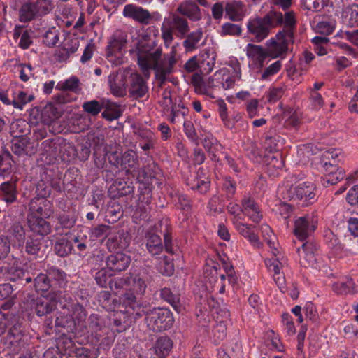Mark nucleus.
<instances>
[{
    "mask_svg": "<svg viewBox=\"0 0 358 358\" xmlns=\"http://www.w3.org/2000/svg\"><path fill=\"white\" fill-rule=\"evenodd\" d=\"M17 68L20 69V78L22 81L27 82L30 77L33 76L31 65L20 64L18 65Z\"/></svg>",
    "mask_w": 358,
    "mask_h": 358,
    "instance_id": "58",
    "label": "nucleus"
},
{
    "mask_svg": "<svg viewBox=\"0 0 358 358\" xmlns=\"http://www.w3.org/2000/svg\"><path fill=\"white\" fill-rule=\"evenodd\" d=\"M13 99L11 101V105L14 108L22 110L24 105L32 100V97H27V95L23 91H19L17 93L13 94Z\"/></svg>",
    "mask_w": 358,
    "mask_h": 358,
    "instance_id": "46",
    "label": "nucleus"
},
{
    "mask_svg": "<svg viewBox=\"0 0 358 358\" xmlns=\"http://www.w3.org/2000/svg\"><path fill=\"white\" fill-rule=\"evenodd\" d=\"M248 217H250V219L256 224L259 223L263 217L258 205L250 199H248Z\"/></svg>",
    "mask_w": 358,
    "mask_h": 358,
    "instance_id": "41",
    "label": "nucleus"
},
{
    "mask_svg": "<svg viewBox=\"0 0 358 358\" xmlns=\"http://www.w3.org/2000/svg\"><path fill=\"white\" fill-rule=\"evenodd\" d=\"M34 287L38 292H45L49 290L51 287V282L46 274L40 273L34 280Z\"/></svg>",
    "mask_w": 358,
    "mask_h": 358,
    "instance_id": "44",
    "label": "nucleus"
},
{
    "mask_svg": "<svg viewBox=\"0 0 358 358\" xmlns=\"http://www.w3.org/2000/svg\"><path fill=\"white\" fill-rule=\"evenodd\" d=\"M110 234V227L106 224L94 227L91 231V236L95 238H105Z\"/></svg>",
    "mask_w": 358,
    "mask_h": 358,
    "instance_id": "51",
    "label": "nucleus"
},
{
    "mask_svg": "<svg viewBox=\"0 0 358 358\" xmlns=\"http://www.w3.org/2000/svg\"><path fill=\"white\" fill-rule=\"evenodd\" d=\"M128 278H117L109 282V285L113 291H119L124 287H128Z\"/></svg>",
    "mask_w": 358,
    "mask_h": 358,
    "instance_id": "55",
    "label": "nucleus"
},
{
    "mask_svg": "<svg viewBox=\"0 0 358 358\" xmlns=\"http://www.w3.org/2000/svg\"><path fill=\"white\" fill-rule=\"evenodd\" d=\"M130 262V256L122 252L112 254L108 256L106 259L107 268L114 272L125 271L129 266Z\"/></svg>",
    "mask_w": 358,
    "mask_h": 358,
    "instance_id": "11",
    "label": "nucleus"
},
{
    "mask_svg": "<svg viewBox=\"0 0 358 358\" xmlns=\"http://www.w3.org/2000/svg\"><path fill=\"white\" fill-rule=\"evenodd\" d=\"M147 327L154 331H162L170 329L174 322L171 313L159 308H149L145 311Z\"/></svg>",
    "mask_w": 358,
    "mask_h": 358,
    "instance_id": "3",
    "label": "nucleus"
},
{
    "mask_svg": "<svg viewBox=\"0 0 358 358\" xmlns=\"http://www.w3.org/2000/svg\"><path fill=\"white\" fill-rule=\"evenodd\" d=\"M148 92V87L142 76L136 73H131L129 76V95L138 99L143 98Z\"/></svg>",
    "mask_w": 358,
    "mask_h": 358,
    "instance_id": "10",
    "label": "nucleus"
},
{
    "mask_svg": "<svg viewBox=\"0 0 358 358\" xmlns=\"http://www.w3.org/2000/svg\"><path fill=\"white\" fill-rule=\"evenodd\" d=\"M40 16L46 15L50 11V1L28 0Z\"/></svg>",
    "mask_w": 358,
    "mask_h": 358,
    "instance_id": "48",
    "label": "nucleus"
},
{
    "mask_svg": "<svg viewBox=\"0 0 358 358\" xmlns=\"http://www.w3.org/2000/svg\"><path fill=\"white\" fill-rule=\"evenodd\" d=\"M110 275L106 268H101L95 274L96 283L102 287H106Z\"/></svg>",
    "mask_w": 358,
    "mask_h": 358,
    "instance_id": "56",
    "label": "nucleus"
},
{
    "mask_svg": "<svg viewBox=\"0 0 358 358\" xmlns=\"http://www.w3.org/2000/svg\"><path fill=\"white\" fill-rule=\"evenodd\" d=\"M123 303L127 308V312L129 314H136L141 316V306L136 302V298L133 293H127L124 295Z\"/></svg>",
    "mask_w": 358,
    "mask_h": 358,
    "instance_id": "35",
    "label": "nucleus"
},
{
    "mask_svg": "<svg viewBox=\"0 0 358 358\" xmlns=\"http://www.w3.org/2000/svg\"><path fill=\"white\" fill-rule=\"evenodd\" d=\"M130 243V237L124 232H118L113 236L108 238L107 246L109 250L125 249Z\"/></svg>",
    "mask_w": 358,
    "mask_h": 358,
    "instance_id": "22",
    "label": "nucleus"
},
{
    "mask_svg": "<svg viewBox=\"0 0 358 358\" xmlns=\"http://www.w3.org/2000/svg\"><path fill=\"white\" fill-rule=\"evenodd\" d=\"M222 31L224 34L239 36L241 34V29L237 24L226 23L222 26Z\"/></svg>",
    "mask_w": 358,
    "mask_h": 358,
    "instance_id": "62",
    "label": "nucleus"
},
{
    "mask_svg": "<svg viewBox=\"0 0 358 358\" xmlns=\"http://www.w3.org/2000/svg\"><path fill=\"white\" fill-rule=\"evenodd\" d=\"M334 292L338 294H347L355 293V283L352 279L348 278L345 282H338L332 285Z\"/></svg>",
    "mask_w": 358,
    "mask_h": 358,
    "instance_id": "37",
    "label": "nucleus"
},
{
    "mask_svg": "<svg viewBox=\"0 0 358 358\" xmlns=\"http://www.w3.org/2000/svg\"><path fill=\"white\" fill-rule=\"evenodd\" d=\"M120 166L127 171L136 169L138 166L137 154L132 150L125 151L121 157Z\"/></svg>",
    "mask_w": 358,
    "mask_h": 358,
    "instance_id": "26",
    "label": "nucleus"
},
{
    "mask_svg": "<svg viewBox=\"0 0 358 358\" xmlns=\"http://www.w3.org/2000/svg\"><path fill=\"white\" fill-rule=\"evenodd\" d=\"M6 272L8 273L6 278L10 281H15L17 279L21 278L24 275V273L22 269H17L13 267H11L9 269H7L6 268H0V275Z\"/></svg>",
    "mask_w": 358,
    "mask_h": 358,
    "instance_id": "53",
    "label": "nucleus"
},
{
    "mask_svg": "<svg viewBox=\"0 0 358 358\" xmlns=\"http://www.w3.org/2000/svg\"><path fill=\"white\" fill-rule=\"evenodd\" d=\"M317 225V221L313 215L300 217L294 222V235L303 241L316 229Z\"/></svg>",
    "mask_w": 358,
    "mask_h": 358,
    "instance_id": "6",
    "label": "nucleus"
},
{
    "mask_svg": "<svg viewBox=\"0 0 358 358\" xmlns=\"http://www.w3.org/2000/svg\"><path fill=\"white\" fill-rule=\"evenodd\" d=\"M79 79L72 76L63 82H59L56 85V89L61 91L77 92L79 88Z\"/></svg>",
    "mask_w": 358,
    "mask_h": 358,
    "instance_id": "43",
    "label": "nucleus"
},
{
    "mask_svg": "<svg viewBox=\"0 0 358 358\" xmlns=\"http://www.w3.org/2000/svg\"><path fill=\"white\" fill-rule=\"evenodd\" d=\"M130 71L120 70L116 73H110L108 76V84L111 93L117 97L124 96L127 92V78L130 76Z\"/></svg>",
    "mask_w": 358,
    "mask_h": 358,
    "instance_id": "8",
    "label": "nucleus"
},
{
    "mask_svg": "<svg viewBox=\"0 0 358 358\" xmlns=\"http://www.w3.org/2000/svg\"><path fill=\"white\" fill-rule=\"evenodd\" d=\"M282 23V13L271 10L263 18L250 22L248 24V31L254 36L255 41L259 42L268 35L271 29Z\"/></svg>",
    "mask_w": 358,
    "mask_h": 358,
    "instance_id": "2",
    "label": "nucleus"
},
{
    "mask_svg": "<svg viewBox=\"0 0 358 358\" xmlns=\"http://www.w3.org/2000/svg\"><path fill=\"white\" fill-rule=\"evenodd\" d=\"M1 196L8 203H13L17 199L16 186L13 182H6L0 186Z\"/></svg>",
    "mask_w": 358,
    "mask_h": 358,
    "instance_id": "29",
    "label": "nucleus"
},
{
    "mask_svg": "<svg viewBox=\"0 0 358 358\" xmlns=\"http://www.w3.org/2000/svg\"><path fill=\"white\" fill-rule=\"evenodd\" d=\"M248 57L254 59L259 66H262L265 58L266 57V51L262 46L248 44Z\"/></svg>",
    "mask_w": 358,
    "mask_h": 358,
    "instance_id": "34",
    "label": "nucleus"
},
{
    "mask_svg": "<svg viewBox=\"0 0 358 358\" xmlns=\"http://www.w3.org/2000/svg\"><path fill=\"white\" fill-rule=\"evenodd\" d=\"M73 245L65 238H59L55 245V251L60 257H66L71 252Z\"/></svg>",
    "mask_w": 358,
    "mask_h": 358,
    "instance_id": "38",
    "label": "nucleus"
},
{
    "mask_svg": "<svg viewBox=\"0 0 358 358\" xmlns=\"http://www.w3.org/2000/svg\"><path fill=\"white\" fill-rule=\"evenodd\" d=\"M127 35L121 30L114 32L108 41L106 50L108 60L115 65H120L124 62L123 48L126 46Z\"/></svg>",
    "mask_w": 358,
    "mask_h": 358,
    "instance_id": "5",
    "label": "nucleus"
},
{
    "mask_svg": "<svg viewBox=\"0 0 358 358\" xmlns=\"http://www.w3.org/2000/svg\"><path fill=\"white\" fill-rule=\"evenodd\" d=\"M215 343H220L227 336V325L224 321L218 322L213 329Z\"/></svg>",
    "mask_w": 358,
    "mask_h": 358,
    "instance_id": "50",
    "label": "nucleus"
},
{
    "mask_svg": "<svg viewBox=\"0 0 358 358\" xmlns=\"http://www.w3.org/2000/svg\"><path fill=\"white\" fill-rule=\"evenodd\" d=\"M203 38V31L201 29L192 31L187 35L182 42L185 52H192L199 47V42Z\"/></svg>",
    "mask_w": 358,
    "mask_h": 358,
    "instance_id": "23",
    "label": "nucleus"
},
{
    "mask_svg": "<svg viewBox=\"0 0 358 358\" xmlns=\"http://www.w3.org/2000/svg\"><path fill=\"white\" fill-rule=\"evenodd\" d=\"M28 223L31 230L40 236H46L51 231L50 224L42 217L29 216Z\"/></svg>",
    "mask_w": 358,
    "mask_h": 358,
    "instance_id": "19",
    "label": "nucleus"
},
{
    "mask_svg": "<svg viewBox=\"0 0 358 358\" xmlns=\"http://www.w3.org/2000/svg\"><path fill=\"white\" fill-rule=\"evenodd\" d=\"M216 72L214 73V75L209 78L208 80L204 81L201 85L198 84L195 78L192 80V83L196 85L197 90H199V92L201 94H203L208 96H209L211 99H215V91L219 90L221 89V84L220 82H218L216 79Z\"/></svg>",
    "mask_w": 358,
    "mask_h": 358,
    "instance_id": "17",
    "label": "nucleus"
},
{
    "mask_svg": "<svg viewBox=\"0 0 358 358\" xmlns=\"http://www.w3.org/2000/svg\"><path fill=\"white\" fill-rule=\"evenodd\" d=\"M315 245L310 241L303 243L301 248L297 249L298 254L300 257V263L304 267L312 266L315 261Z\"/></svg>",
    "mask_w": 358,
    "mask_h": 358,
    "instance_id": "14",
    "label": "nucleus"
},
{
    "mask_svg": "<svg viewBox=\"0 0 358 358\" xmlns=\"http://www.w3.org/2000/svg\"><path fill=\"white\" fill-rule=\"evenodd\" d=\"M346 199L351 205L358 203V186H354L349 190Z\"/></svg>",
    "mask_w": 358,
    "mask_h": 358,
    "instance_id": "64",
    "label": "nucleus"
},
{
    "mask_svg": "<svg viewBox=\"0 0 358 358\" xmlns=\"http://www.w3.org/2000/svg\"><path fill=\"white\" fill-rule=\"evenodd\" d=\"M174 33V31L173 29L169 27H165L164 24L162 27V38L164 40V45L166 47H169V45L171 43V42L173 40V34Z\"/></svg>",
    "mask_w": 358,
    "mask_h": 358,
    "instance_id": "59",
    "label": "nucleus"
},
{
    "mask_svg": "<svg viewBox=\"0 0 358 358\" xmlns=\"http://www.w3.org/2000/svg\"><path fill=\"white\" fill-rule=\"evenodd\" d=\"M10 232L12 236L15 238L16 241L19 243L23 242L25 237V233L22 225L20 224H14L10 229Z\"/></svg>",
    "mask_w": 358,
    "mask_h": 358,
    "instance_id": "60",
    "label": "nucleus"
},
{
    "mask_svg": "<svg viewBox=\"0 0 358 358\" xmlns=\"http://www.w3.org/2000/svg\"><path fill=\"white\" fill-rule=\"evenodd\" d=\"M236 76L231 75L227 69H222L216 71L215 79L220 82L221 88L224 90L235 89L239 86L238 82L241 80V72L234 69Z\"/></svg>",
    "mask_w": 358,
    "mask_h": 358,
    "instance_id": "12",
    "label": "nucleus"
},
{
    "mask_svg": "<svg viewBox=\"0 0 358 358\" xmlns=\"http://www.w3.org/2000/svg\"><path fill=\"white\" fill-rule=\"evenodd\" d=\"M128 278V287L136 294H143L151 276L145 269L140 270L138 273H131Z\"/></svg>",
    "mask_w": 358,
    "mask_h": 358,
    "instance_id": "9",
    "label": "nucleus"
},
{
    "mask_svg": "<svg viewBox=\"0 0 358 358\" xmlns=\"http://www.w3.org/2000/svg\"><path fill=\"white\" fill-rule=\"evenodd\" d=\"M34 304L35 311L38 316H43L50 313L56 308L55 302L50 301L47 299L41 297L37 298L34 301Z\"/></svg>",
    "mask_w": 358,
    "mask_h": 358,
    "instance_id": "28",
    "label": "nucleus"
},
{
    "mask_svg": "<svg viewBox=\"0 0 358 358\" xmlns=\"http://www.w3.org/2000/svg\"><path fill=\"white\" fill-rule=\"evenodd\" d=\"M10 250V241L6 236H0V259L7 257Z\"/></svg>",
    "mask_w": 358,
    "mask_h": 358,
    "instance_id": "57",
    "label": "nucleus"
},
{
    "mask_svg": "<svg viewBox=\"0 0 358 358\" xmlns=\"http://www.w3.org/2000/svg\"><path fill=\"white\" fill-rule=\"evenodd\" d=\"M146 248L152 256L159 255L163 250L162 241L159 236L155 234H148L147 236Z\"/></svg>",
    "mask_w": 358,
    "mask_h": 358,
    "instance_id": "27",
    "label": "nucleus"
},
{
    "mask_svg": "<svg viewBox=\"0 0 358 358\" xmlns=\"http://www.w3.org/2000/svg\"><path fill=\"white\" fill-rule=\"evenodd\" d=\"M283 22H285L283 30L282 31H280L277 34V36H282V37H287V39H290L292 43H293V29L296 24L294 13L291 12L286 13L285 15V17H283Z\"/></svg>",
    "mask_w": 358,
    "mask_h": 358,
    "instance_id": "25",
    "label": "nucleus"
},
{
    "mask_svg": "<svg viewBox=\"0 0 358 358\" xmlns=\"http://www.w3.org/2000/svg\"><path fill=\"white\" fill-rule=\"evenodd\" d=\"M201 61L200 62V67L206 73L212 71L215 64L216 55L215 52L208 50H205L201 54Z\"/></svg>",
    "mask_w": 358,
    "mask_h": 358,
    "instance_id": "36",
    "label": "nucleus"
},
{
    "mask_svg": "<svg viewBox=\"0 0 358 358\" xmlns=\"http://www.w3.org/2000/svg\"><path fill=\"white\" fill-rule=\"evenodd\" d=\"M187 185L190 186L192 189L196 190L201 194H205L208 192L210 187V181L207 177L203 178H194L189 180Z\"/></svg>",
    "mask_w": 358,
    "mask_h": 358,
    "instance_id": "40",
    "label": "nucleus"
},
{
    "mask_svg": "<svg viewBox=\"0 0 358 358\" xmlns=\"http://www.w3.org/2000/svg\"><path fill=\"white\" fill-rule=\"evenodd\" d=\"M345 176V172L342 169L331 171L324 175L322 178L323 185H335L341 180H343Z\"/></svg>",
    "mask_w": 358,
    "mask_h": 358,
    "instance_id": "45",
    "label": "nucleus"
},
{
    "mask_svg": "<svg viewBox=\"0 0 358 358\" xmlns=\"http://www.w3.org/2000/svg\"><path fill=\"white\" fill-rule=\"evenodd\" d=\"M282 67V63L280 60L275 62L268 66L262 73V79L266 80L268 77L275 75L277 73Z\"/></svg>",
    "mask_w": 358,
    "mask_h": 358,
    "instance_id": "54",
    "label": "nucleus"
},
{
    "mask_svg": "<svg viewBox=\"0 0 358 358\" xmlns=\"http://www.w3.org/2000/svg\"><path fill=\"white\" fill-rule=\"evenodd\" d=\"M59 117L57 108L52 105L45 106L41 113L42 122L46 125L50 124L54 120L59 118Z\"/></svg>",
    "mask_w": 358,
    "mask_h": 358,
    "instance_id": "42",
    "label": "nucleus"
},
{
    "mask_svg": "<svg viewBox=\"0 0 358 358\" xmlns=\"http://www.w3.org/2000/svg\"><path fill=\"white\" fill-rule=\"evenodd\" d=\"M169 25L180 38H184L190 30L187 19L176 13L171 16Z\"/></svg>",
    "mask_w": 358,
    "mask_h": 358,
    "instance_id": "18",
    "label": "nucleus"
},
{
    "mask_svg": "<svg viewBox=\"0 0 358 358\" xmlns=\"http://www.w3.org/2000/svg\"><path fill=\"white\" fill-rule=\"evenodd\" d=\"M177 11L193 22L199 21L202 18L200 8L192 0H186L182 2L178 6Z\"/></svg>",
    "mask_w": 358,
    "mask_h": 358,
    "instance_id": "13",
    "label": "nucleus"
},
{
    "mask_svg": "<svg viewBox=\"0 0 358 358\" xmlns=\"http://www.w3.org/2000/svg\"><path fill=\"white\" fill-rule=\"evenodd\" d=\"M108 105L104 100H92L83 103L82 108L84 112L92 115H97L103 108H107Z\"/></svg>",
    "mask_w": 358,
    "mask_h": 358,
    "instance_id": "32",
    "label": "nucleus"
},
{
    "mask_svg": "<svg viewBox=\"0 0 358 358\" xmlns=\"http://www.w3.org/2000/svg\"><path fill=\"white\" fill-rule=\"evenodd\" d=\"M161 296L165 301L169 302L174 310L180 313L182 310V306L180 303L179 297L172 293L169 288H164L161 290Z\"/></svg>",
    "mask_w": 358,
    "mask_h": 358,
    "instance_id": "39",
    "label": "nucleus"
},
{
    "mask_svg": "<svg viewBox=\"0 0 358 358\" xmlns=\"http://www.w3.org/2000/svg\"><path fill=\"white\" fill-rule=\"evenodd\" d=\"M183 127L184 131L187 137L192 141H196L197 139V134L193 123L191 121H185Z\"/></svg>",
    "mask_w": 358,
    "mask_h": 358,
    "instance_id": "61",
    "label": "nucleus"
},
{
    "mask_svg": "<svg viewBox=\"0 0 358 358\" xmlns=\"http://www.w3.org/2000/svg\"><path fill=\"white\" fill-rule=\"evenodd\" d=\"M40 16L32 6L27 1L24 3L19 10V20L21 22H29Z\"/></svg>",
    "mask_w": 358,
    "mask_h": 358,
    "instance_id": "31",
    "label": "nucleus"
},
{
    "mask_svg": "<svg viewBox=\"0 0 358 358\" xmlns=\"http://www.w3.org/2000/svg\"><path fill=\"white\" fill-rule=\"evenodd\" d=\"M341 252L344 256L358 255V239L345 236L342 238Z\"/></svg>",
    "mask_w": 358,
    "mask_h": 358,
    "instance_id": "24",
    "label": "nucleus"
},
{
    "mask_svg": "<svg viewBox=\"0 0 358 358\" xmlns=\"http://www.w3.org/2000/svg\"><path fill=\"white\" fill-rule=\"evenodd\" d=\"M59 40V31L53 27L47 31L43 38V41L48 47H54Z\"/></svg>",
    "mask_w": 358,
    "mask_h": 358,
    "instance_id": "47",
    "label": "nucleus"
},
{
    "mask_svg": "<svg viewBox=\"0 0 358 358\" xmlns=\"http://www.w3.org/2000/svg\"><path fill=\"white\" fill-rule=\"evenodd\" d=\"M78 47L79 43L76 38H65L57 50L55 55L59 61H66L78 50Z\"/></svg>",
    "mask_w": 358,
    "mask_h": 358,
    "instance_id": "15",
    "label": "nucleus"
},
{
    "mask_svg": "<svg viewBox=\"0 0 358 358\" xmlns=\"http://www.w3.org/2000/svg\"><path fill=\"white\" fill-rule=\"evenodd\" d=\"M299 176L291 177V182H294L286 189L284 199L290 200H303L310 201L315 200V186L310 182H299Z\"/></svg>",
    "mask_w": 358,
    "mask_h": 358,
    "instance_id": "4",
    "label": "nucleus"
},
{
    "mask_svg": "<svg viewBox=\"0 0 358 358\" xmlns=\"http://www.w3.org/2000/svg\"><path fill=\"white\" fill-rule=\"evenodd\" d=\"M122 15L143 25L150 24L154 19L153 15L148 10L134 3L125 5Z\"/></svg>",
    "mask_w": 358,
    "mask_h": 358,
    "instance_id": "7",
    "label": "nucleus"
},
{
    "mask_svg": "<svg viewBox=\"0 0 358 358\" xmlns=\"http://www.w3.org/2000/svg\"><path fill=\"white\" fill-rule=\"evenodd\" d=\"M158 270L164 275H171L174 271L173 264L167 257H164L158 264Z\"/></svg>",
    "mask_w": 358,
    "mask_h": 358,
    "instance_id": "52",
    "label": "nucleus"
},
{
    "mask_svg": "<svg viewBox=\"0 0 358 358\" xmlns=\"http://www.w3.org/2000/svg\"><path fill=\"white\" fill-rule=\"evenodd\" d=\"M209 272V275L206 276V281L212 285V288L218 289L219 293L223 294L225 291V275L224 274H219L216 267H212L206 273Z\"/></svg>",
    "mask_w": 358,
    "mask_h": 358,
    "instance_id": "21",
    "label": "nucleus"
},
{
    "mask_svg": "<svg viewBox=\"0 0 358 358\" xmlns=\"http://www.w3.org/2000/svg\"><path fill=\"white\" fill-rule=\"evenodd\" d=\"M348 229L352 236L358 237V218L350 217L348 220Z\"/></svg>",
    "mask_w": 358,
    "mask_h": 358,
    "instance_id": "63",
    "label": "nucleus"
},
{
    "mask_svg": "<svg viewBox=\"0 0 358 358\" xmlns=\"http://www.w3.org/2000/svg\"><path fill=\"white\" fill-rule=\"evenodd\" d=\"M176 46L173 45L170 52L162 55L160 48H152L148 45H141L138 48V64L143 73L153 69L155 77L159 81L162 87L167 77L173 73L176 64Z\"/></svg>",
    "mask_w": 358,
    "mask_h": 358,
    "instance_id": "1",
    "label": "nucleus"
},
{
    "mask_svg": "<svg viewBox=\"0 0 358 358\" xmlns=\"http://www.w3.org/2000/svg\"><path fill=\"white\" fill-rule=\"evenodd\" d=\"M243 4L239 1H234L227 3L226 6V13L230 19L234 21H238L243 17Z\"/></svg>",
    "mask_w": 358,
    "mask_h": 358,
    "instance_id": "33",
    "label": "nucleus"
},
{
    "mask_svg": "<svg viewBox=\"0 0 358 358\" xmlns=\"http://www.w3.org/2000/svg\"><path fill=\"white\" fill-rule=\"evenodd\" d=\"M48 277L51 280H54L59 286H61L65 280V273L55 267H50L47 270Z\"/></svg>",
    "mask_w": 358,
    "mask_h": 358,
    "instance_id": "49",
    "label": "nucleus"
},
{
    "mask_svg": "<svg viewBox=\"0 0 358 358\" xmlns=\"http://www.w3.org/2000/svg\"><path fill=\"white\" fill-rule=\"evenodd\" d=\"M280 41L277 42L273 41L268 46L266 50V57H271L272 58H277L285 53L287 50V44L289 42H292L290 39H287V37H282V36H277Z\"/></svg>",
    "mask_w": 358,
    "mask_h": 358,
    "instance_id": "20",
    "label": "nucleus"
},
{
    "mask_svg": "<svg viewBox=\"0 0 358 358\" xmlns=\"http://www.w3.org/2000/svg\"><path fill=\"white\" fill-rule=\"evenodd\" d=\"M173 348V341L166 336H160L156 341L155 350L159 357L167 355Z\"/></svg>",
    "mask_w": 358,
    "mask_h": 358,
    "instance_id": "30",
    "label": "nucleus"
},
{
    "mask_svg": "<svg viewBox=\"0 0 358 358\" xmlns=\"http://www.w3.org/2000/svg\"><path fill=\"white\" fill-rule=\"evenodd\" d=\"M228 211L231 214L233 222L236 229L245 236L246 232V226L245 224V213L241 206L236 203H231L227 206Z\"/></svg>",
    "mask_w": 358,
    "mask_h": 358,
    "instance_id": "16",
    "label": "nucleus"
}]
</instances>
